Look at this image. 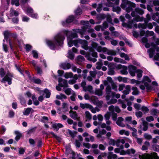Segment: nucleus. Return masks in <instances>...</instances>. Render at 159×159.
<instances>
[{
  "mask_svg": "<svg viewBox=\"0 0 159 159\" xmlns=\"http://www.w3.org/2000/svg\"><path fill=\"white\" fill-rule=\"evenodd\" d=\"M73 30L75 32L72 33L71 31L68 30H65L64 33L67 36L68 44L69 47H72L74 44V41L72 39L77 37V33H79L81 35V37L83 38L85 34V31L78 29H73Z\"/></svg>",
  "mask_w": 159,
  "mask_h": 159,
  "instance_id": "f257e3e1",
  "label": "nucleus"
},
{
  "mask_svg": "<svg viewBox=\"0 0 159 159\" xmlns=\"http://www.w3.org/2000/svg\"><path fill=\"white\" fill-rule=\"evenodd\" d=\"M151 82V80L147 76H144L141 81L136 80L134 79H132L131 83L132 84L135 83L136 85L140 84L142 83V84L140 86V88L142 90H144L146 88L148 92L151 90L152 89L151 86L149 84Z\"/></svg>",
  "mask_w": 159,
  "mask_h": 159,
  "instance_id": "f03ea898",
  "label": "nucleus"
},
{
  "mask_svg": "<svg viewBox=\"0 0 159 159\" xmlns=\"http://www.w3.org/2000/svg\"><path fill=\"white\" fill-rule=\"evenodd\" d=\"M64 36L61 33L56 35L53 41L47 40L46 43L49 47L52 49H54L57 45H61L65 39Z\"/></svg>",
  "mask_w": 159,
  "mask_h": 159,
  "instance_id": "7ed1b4c3",
  "label": "nucleus"
},
{
  "mask_svg": "<svg viewBox=\"0 0 159 159\" xmlns=\"http://www.w3.org/2000/svg\"><path fill=\"white\" fill-rule=\"evenodd\" d=\"M122 1L121 7L125 10L127 12H130L132 10L133 8H135L136 7L135 3L127 0H122Z\"/></svg>",
  "mask_w": 159,
  "mask_h": 159,
  "instance_id": "20e7f679",
  "label": "nucleus"
},
{
  "mask_svg": "<svg viewBox=\"0 0 159 159\" xmlns=\"http://www.w3.org/2000/svg\"><path fill=\"white\" fill-rule=\"evenodd\" d=\"M144 13V11L139 8H136L135 9V11H133L131 13V16L133 17H135L134 18L133 20L136 22L141 21L143 20V18L142 17L138 16V14L142 15Z\"/></svg>",
  "mask_w": 159,
  "mask_h": 159,
  "instance_id": "39448f33",
  "label": "nucleus"
},
{
  "mask_svg": "<svg viewBox=\"0 0 159 159\" xmlns=\"http://www.w3.org/2000/svg\"><path fill=\"white\" fill-rule=\"evenodd\" d=\"M79 44H81L82 45V48L85 50H87L89 49L88 42L86 40L78 39L74 41V44L75 46L78 47Z\"/></svg>",
  "mask_w": 159,
  "mask_h": 159,
  "instance_id": "423d86ee",
  "label": "nucleus"
},
{
  "mask_svg": "<svg viewBox=\"0 0 159 159\" xmlns=\"http://www.w3.org/2000/svg\"><path fill=\"white\" fill-rule=\"evenodd\" d=\"M146 23H145L144 24H139L138 25L134 23V21L132 20L129 21L126 25L127 27L129 28H131L133 27H135V28L138 27L139 28H142L143 29H145L147 28Z\"/></svg>",
  "mask_w": 159,
  "mask_h": 159,
  "instance_id": "0eeeda50",
  "label": "nucleus"
},
{
  "mask_svg": "<svg viewBox=\"0 0 159 159\" xmlns=\"http://www.w3.org/2000/svg\"><path fill=\"white\" fill-rule=\"evenodd\" d=\"M139 157L140 159H159V158L155 152L152 153L150 155L145 154L139 155Z\"/></svg>",
  "mask_w": 159,
  "mask_h": 159,
  "instance_id": "6e6552de",
  "label": "nucleus"
},
{
  "mask_svg": "<svg viewBox=\"0 0 159 159\" xmlns=\"http://www.w3.org/2000/svg\"><path fill=\"white\" fill-rule=\"evenodd\" d=\"M151 45L152 47L148 50V52L149 53V57L150 58L152 57L155 49H156L157 52H159V47H156L154 43H152Z\"/></svg>",
  "mask_w": 159,
  "mask_h": 159,
  "instance_id": "1a4fd4ad",
  "label": "nucleus"
},
{
  "mask_svg": "<svg viewBox=\"0 0 159 159\" xmlns=\"http://www.w3.org/2000/svg\"><path fill=\"white\" fill-rule=\"evenodd\" d=\"M117 68L119 69H121L120 73L121 74L125 75L128 74V72L127 70L128 68L127 67L121 65H119L117 66Z\"/></svg>",
  "mask_w": 159,
  "mask_h": 159,
  "instance_id": "9d476101",
  "label": "nucleus"
},
{
  "mask_svg": "<svg viewBox=\"0 0 159 159\" xmlns=\"http://www.w3.org/2000/svg\"><path fill=\"white\" fill-rule=\"evenodd\" d=\"M12 75L10 73H8L3 78L2 80L8 82L9 84H11V80L12 77Z\"/></svg>",
  "mask_w": 159,
  "mask_h": 159,
  "instance_id": "9b49d317",
  "label": "nucleus"
},
{
  "mask_svg": "<svg viewBox=\"0 0 159 159\" xmlns=\"http://www.w3.org/2000/svg\"><path fill=\"white\" fill-rule=\"evenodd\" d=\"M129 73L132 76H134L135 75V72L136 71V68L135 66L132 65L128 66Z\"/></svg>",
  "mask_w": 159,
  "mask_h": 159,
  "instance_id": "f8f14e48",
  "label": "nucleus"
},
{
  "mask_svg": "<svg viewBox=\"0 0 159 159\" xmlns=\"http://www.w3.org/2000/svg\"><path fill=\"white\" fill-rule=\"evenodd\" d=\"M74 16H70L66 20L65 22H62V24L63 26H65L67 25L72 22L74 19Z\"/></svg>",
  "mask_w": 159,
  "mask_h": 159,
  "instance_id": "ddd939ff",
  "label": "nucleus"
},
{
  "mask_svg": "<svg viewBox=\"0 0 159 159\" xmlns=\"http://www.w3.org/2000/svg\"><path fill=\"white\" fill-rule=\"evenodd\" d=\"M69 114L70 117L73 119L75 120H79V118L78 117L76 111L71 110L69 112Z\"/></svg>",
  "mask_w": 159,
  "mask_h": 159,
  "instance_id": "4468645a",
  "label": "nucleus"
},
{
  "mask_svg": "<svg viewBox=\"0 0 159 159\" xmlns=\"http://www.w3.org/2000/svg\"><path fill=\"white\" fill-rule=\"evenodd\" d=\"M60 66L61 68L64 70H66L70 68L71 65L69 63H63L60 64Z\"/></svg>",
  "mask_w": 159,
  "mask_h": 159,
  "instance_id": "2eb2a0df",
  "label": "nucleus"
},
{
  "mask_svg": "<svg viewBox=\"0 0 159 159\" xmlns=\"http://www.w3.org/2000/svg\"><path fill=\"white\" fill-rule=\"evenodd\" d=\"M124 121V119L122 117H119L117 120L116 123L119 126L121 127H124L125 125L122 122Z\"/></svg>",
  "mask_w": 159,
  "mask_h": 159,
  "instance_id": "dca6fc26",
  "label": "nucleus"
},
{
  "mask_svg": "<svg viewBox=\"0 0 159 159\" xmlns=\"http://www.w3.org/2000/svg\"><path fill=\"white\" fill-rule=\"evenodd\" d=\"M63 125L61 123H55L53 124L52 125V127L54 129V130L57 131L59 128H62Z\"/></svg>",
  "mask_w": 159,
  "mask_h": 159,
  "instance_id": "f3484780",
  "label": "nucleus"
},
{
  "mask_svg": "<svg viewBox=\"0 0 159 159\" xmlns=\"http://www.w3.org/2000/svg\"><path fill=\"white\" fill-rule=\"evenodd\" d=\"M80 107L82 109H89L91 108V105L87 103H80Z\"/></svg>",
  "mask_w": 159,
  "mask_h": 159,
  "instance_id": "a211bd4d",
  "label": "nucleus"
},
{
  "mask_svg": "<svg viewBox=\"0 0 159 159\" xmlns=\"http://www.w3.org/2000/svg\"><path fill=\"white\" fill-rule=\"evenodd\" d=\"M108 82L111 84L114 83L112 78L111 77H108L107 78V80H105L103 81V83L105 85H107Z\"/></svg>",
  "mask_w": 159,
  "mask_h": 159,
  "instance_id": "6ab92c4d",
  "label": "nucleus"
},
{
  "mask_svg": "<svg viewBox=\"0 0 159 159\" xmlns=\"http://www.w3.org/2000/svg\"><path fill=\"white\" fill-rule=\"evenodd\" d=\"M127 128L130 130L133 131L132 133L133 136L136 137L137 136V129L131 127L129 125H126Z\"/></svg>",
  "mask_w": 159,
  "mask_h": 159,
  "instance_id": "aec40b11",
  "label": "nucleus"
},
{
  "mask_svg": "<svg viewBox=\"0 0 159 159\" xmlns=\"http://www.w3.org/2000/svg\"><path fill=\"white\" fill-rule=\"evenodd\" d=\"M34 110L32 108H27L25 109L24 111L23 112V114L25 115L28 116L30 112H34Z\"/></svg>",
  "mask_w": 159,
  "mask_h": 159,
  "instance_id": "412c9836",
  "label": "nucleus"
},
{
  "mask_svg": "<svg viewBox=\"0 0 159 159\" xmlns=\"http://www.w3.org/2000/svg\"><path fill=\"white\" fill-rule=\"evenodd\" d=\"M56 98L57 99L61 100L62 101H63L64 99H66L67 98L66 95L62 93L56 95Z\"/></svg>",
  "mask_w": 159,
  "mask_h": 159,
  "instance_id": "4be33fe9",
  "label": "nucleus"
},
{
  "mask_svg": "<svg viewBox=\"0 0 159 159\" xmlns=\"http://www.w3.org/2000/svg\"><path fill=\"white\" fill-rule=\"evenodd\" d=\"M19 15L18 12L14 10L13 9L11 8L10 11V16L11 17H12L14 16H16Z\"/></svg>",
  "mask_w": 159,
  "mask_h": 159,
  "instance_id": "5701e85b",
  "label": "nucleus"
},
{
  "mask_svg": "<svg viewBox=\"0 0 159 159\" xmlns=\"http://www.w3.org/2000/svg\"><path fill=\"white\" fill-rule=\"evenodd\" d=\"M15 134L16 135L15 138V139L17 141H18L21 137L22 134L20 132L18 131H15Z\"/></svg>",
  "mask_w": 159,
  "mask_h": 159,
  "instance_id": "b1692460",
  "label": "nucleus"
},
{
  "mask_svg": "<svg viewBox=\"0 0 159 159\" xmlns=\"http://www.w3.org/2000/svg\"><path fill=\"white\" fill-rule=\"evenodd\" d=\"M149 4L152 6H155V7L159 6V1L157 0H153L152 2L150 1Z\"/></svg>",
  "mask_w": 159,
  "mask_h": 159,
  "instance_id": "393cba45",
  "label": "nucleus"
},
{
  "mask_svg": "<svg viewBox=\"0 0 159 159\" xmlns=\"http://www.w3.org/2000/svg\"><path fill=\"white\" fill-rule=\"evenodd\" d=\"M131 86L129 85H127L125 87V89L123 91L124 94L125 95L128 94L130 91Z\"/></svg>",
  "mask_w": 159,
  "mask_h": 159,
  "instance_id": "a878e982",
  "label": "nucleus"
},
{
  "mask_svg": "<svg viewBox=\"0 0 159 159\" xmlns=\"http://www.w3.org/2000/svg\"><path fill=\"white\" fill-rule=\"evenodd\" d=\"M43 92L46 94L45 97L46 98H48L50 97L51 95L50 92L48 89H45L43 91H41L40 92V93H41Z\"/></svg>",
  "mask_w": 159,
  "mask_h": 159,
  "instance_id": "bb28decb",
  "label": "nucleus"
},
{
  "mask_svg": "<svg viewBox=\"0 0 159 159\" xmlns=\"http://www.w3.org/2000/svg\"><path fill=\"white\" fill-rule=\"evenodd\" d=\"M143 71L140 70L138 69L136 70V72L137 74V75L138 78H140L142 76Z\"/></svg>",
  "mask_w": 159,
  "mask_h": 159,
  "instance_id": "cd10ccee",
  "label": "nucleus"
},
{
  "mask_svg": "<svg viewBox=\"0 0 159 159\" xmlns=\"http://www.w3.org/2000/svg\"><path fill=\"white\" fill-rule=\"evenodd\" d=\"M73 76V74L72 72H66L64 75V77L66 79L70 78Z\"/></svg>",
  "mask_w": 159,
  "mask_h": 159,
  "instance_id": "c85d7f7f",
  "label": "nucleus"
},
{
  "mask_svg": "<svg viewBox=\"0 0 159 159\" xmlns=\"http://www.w3.org/2000/svg\"><path fill=\"white\" fill-rule=\"evenodd\" d=\"M86 118L89 120H90L92 119V115L88 111L85 112Z\"/></svg>",
  "mask_w": 159,
  "mask_h": 159,
  "instance_id": "c756f323",
  "label": "nucleus"
},
{
  "mask_svg": "<svg viewBox=\"0 0 159 159\" xmlns=\"http://www.w3.org/2000/svg\"><path fill=\"white\" fill-rule=\"evenodd\" d=\"M59 82H61L60 84V85L62 87H66L67 86V80H62L61 82L60 80H59Z\"/></svg>",
  "mask_w": 159,
  "mask_h": 159,
  "instance_id": "7c9ffc66",
  "label": "nucleus"
},
{
  "mask_svg": "<svg viewBox=\"0 0 159 159\" xmlns=\"http://www.w3.org/2000/svg\"><path fill=\"white\" fill-rule=\"evenodd\" d=\"M112 11L114 12H116L117 14H119L121 8L119 7H113Z\"/></svg>",
  "mask_w": 159,
  "mask_h": 159,
  "instance_id": "2f4dec72",
  "label": "nucleus"
},
{
  "mask_svg": "<svg viewBox=\"0 0 159 159\" xmlns=\"http://www.w3.org/2000/svg\"><path fill=\"white\" fill-rule=\"evenodd\" d=\"M85 57L88 60L92 61L93 62H95L97 61V59L96 58H92L90 55H86Z\"/></svg>",
  "mask_w": 159,
  "mask_h": 159,
  "instance_id": "473e14b6",
  "label": "nucleus"
},
{
  "mask_svg": "<svg viewBox=\"0 0 159 159\" xmlns=\"http://www.w3.org/2000/svg\"><path fill=\"white\" fill-rule=\"evenodd\" d=\"M133 90L132 92V94L133 95H137L139 94V91L138 89L136 87H133L132 88Z\"/></svg>",
  "mask_w": 159,
  "mask_h": 159,
  "instance_id": "72a5a7b5",
  "label": "nucleus"
},
{
  "mask_svg": "<svg viewBox=\"0 0 159 159\" xmlns=\"http://www.w3.org/2000/svg\"><path fill=\"white\" fill-rule=\"evenodd\" d=\"M88 29V30H87V31L89 33H93L94 31V30L93 29H92L90 27V26H89V25H88L87 26V28H84V29H83V30H84L85 31V32H86V30H87V29Z\"/></svg>",
  "mask_w": 159,
  "mask_h": 159,
  "instance_id": "f704fd0d",
  "label": "nucleus"
},
{
  "mask_svg": "<svg viewBox=\"0 0 159 159\" xmlns=\"http://www.w3.org/2000/svg\"><path fill=\"white\" fill-rule=\"evenodd\" d=\"M120 55L121 57H124L126 60H129V57L128 55L124 53H121L120 54Z\"/></svg>",
  "mask_w": 159,
  "mask_h": 159,
  "instance_id": "c9c22d12",
  "label": "nucleus"
},
{
  "mask_svg": "<svg viewBox=\"0 0 159 159\" xmlns=\"http://www.w3.org/2000/svg\"><path fill=\"white\" fill-rule=\"evenodd\" d=\"M142 120H143V130L144 131H145L147 130L148 128L147 123L146 121H145L144 120H143V119H142Z\"/></svg>",
  "mask_w": 159,
  "mask_h": 159,
  "instance_id": "e433bc0d",
  "label": "nucleus"
},
{
  "mask_svg": "<svg viewBox=\"0 0 159 159\" xmlns=\"http://www.w3.org/2000/svg\"><path fill=\"white\" fill-rule=\"evenodd\" d=\"M107 4L109 7H112L114 6L112 2H114L115 0H107Z\"/></svg>",
  "mask_w": 159,
  "mask_h": 159,
  "instance_id": "4c0bfd02",
  "label": "nucleus"
},
{
  "mask_svg": "<svg viewBox=\"0 0 159 159\" xmlns=\"http://www.w3.org/2000/svg\"><path fill=\"white\" fill-rule=\"evenodd\" d=\"M74 54L71 52L70 50L68 52V57L70 59H73L74 58Z\"/></svg>",
  "mask_w": 159,
  "mask_h": 159,
  "instance_id": "58836bf2",
  "label": "nucleus"
},
{
  "mask_svg": "<svg viewBox=\"0 0 159 159\" xmlns=\"http://www.w3.org/2000/svg\"><path fill=\"white\" fill-rule=\"evenodd\" d=\"M102 60H101L99 62H98L96 63V68L97 69L100 70L102 68Z\"/></svg>",
  "mask_w": 159,
  "mask_h": 159,
  "instance_id": "ea45409f",
  "label": "nucleus"
},
{
  "mask_svg": "<svg viewBox=\"0 0 159 159\" xmlns=\"http://www.w3.org/2000/svg\"><path fill=\"white\" fill-rule=\"evenodd\" d=\"M63 90L65 93L67 95H70L71 92V89L68 88L66 89H63Z\"/></svg>",
  "mask_w": 159,
  "mask_h": 159,
  "instance_id": "a19ab883",
  "label": "nucleus"
},
{
  "mask_svg": "<svg viewBox=\"0 0 159 159\" xmlns=\"http://www.w3.org/2000/svg\"><path fill=\"white\" fill-rule=\"evenodd\" d=\"M67 133L69 134L72 138H74L75 135V132H72L69 129L67 131Z\"/></svg>",
  "mask_w": 159,
  "mask_h": 159,
  "instance_id": "79ce46f5",
  "label": "nucleus"
},
{
  "mask_svg": "<svg viewBox=\"0 0 159 159\" xmlns=\"http://www.w3.org/2000/svg\"><path fill=\"white\" fill-rule=\"evenodd\" d=\"M67 123L70 125L73 124L74 125H76L77 123L76 122H74L73 120L70 119H68L67 120Z\"/></svg>",
  "mask_w": 159,
  "mask_h": 159,
  "instance_id": "37998d69",
  "label": "nucleus"
},
{
  "mask_svg": "<svg viewBox=\"0 0 159 159\" xmlns=\"http://www.w3.org/2000/svg\"><path fill=\"white\" fill-rule=\"evenodd\" d=\"M92 87L91 85H88V86L86 87L84 90L85 91H88L91 92L92 91Z\"/></svg>",
  "mask_w": 159,
  "mask_h": 159,
  "instance_id": "c03bdc74",
  "label": "nucleus"
},
{
  "mask_svg": "<svg viewBox=\"0 0 159 159\" xmlns=\"http://www.w3.org/2000/svg\"><path fill=\"white\" fill-rule=\"evenodd\" d=\"M3 34L5 39H6L7 40L8 37L10 35V32L8 31H6L4 32Z\"/></svg>",
  "mask_w": 159,
  "mask_h": 159,
  "instance_id": "a18cd8bd",
  "label": "nucleus"
},
{
  "mask_svg": "<svg viewBox=\"0 0 159 159\" xmlns=\"http://www.w3.org/2000/svg\"><path fill=\"white\" fill-rule=\"evenodd\" d=\"M11 3L12 5H15L16 6H18L20 5L19 0H12Z\"/></svg>",
  "mask_w": 159,
  "mask_h": 159,
  "instance_id": "49530a36",
  "label": "nucleus"
},
{
  "mask_svg": "<svg viewBox=\"0 0 159 159\" xmlns=\"http://www.w3.org/2000/svg\"><path fill=\"white\" fill-rule=\"evenodd\" d=\"M77 60L78 62H82L85 60L84 58L82 56L79 55L77 57Z\"/></svg>",
  "mask_w": 159,
  "mask_h": 159,
  "instance_id": "de8ad7c7",
  "label": "nucleus"
},
{
  "mask_svg": "<svg viewBox=\"0 0 159 159\" xmlns=\"http://www.w3.org/2000/svg\"><path fill=\"white\" fill-rule=\"evenodd\" d=\"M151 20V17L149 14H148L146 15V18H145L144 20L145 23L148 22Z\"/></svg>",
  "mask_w": 159,
  "mask_h": 159,
  "instance_id": "09e8293b",
  "label": "nucleus"
},
{
  "mask_svg": "<svg viewBox=\"0 0 159 159\" xmlns=\"http://www.w3.org/2000/svg\"><path fill=\"white\" fill-rule=\"evenodd\" d=\"M25 11L27 13H32L33 12V10L31 7H28L25 10Z\"/></svg>",
  "mask_w": 159,
  "mask_h": 159,
  "instance_id": "8fccbe9b",
  "label": "nucleus"
},
{
  "mask_svg": "<svg viewBox=\"0 0 159 159\" xmlns=\"http://www.w3.org/2000/svg\"><path fill=\"white\" fill-rule=\"evenodd\" d=\"M107 74L109 75H113L115 74V71H114V69H109Z\"/></svg>",
  "mask_w": 159,
  "mask_h": 159,
  "instance_id": "3c124183",
  "label": "nucleus"
},
{
  "mask_svg": "<svg viewBox=\"0 0 159 159\" xmlns=\"http://www.w3.org/2000/svg\"><path fill=\"white\" fill-rule=\"evenodd\" d=\"M107 53L108 55L115 56L116 54V52L113 50H108Z\"/></svg>",
  "mask_w": 159,
  "mask_h": 159,
  "instance_id": "603ef678",
  "label": "nucleus"
},
{
  "mask_svg": "<svg viewBox=\"0 0 159 159\" xmlns=\"http://www.w3.org/2000/svg\"><path fill=\"white\" fill-rule=\"evenodd\" d=\"M96 94L98 96H101L102 94V91L101 90L98 89L95 90Z\"/></svg>",
  "mask_w": 159,
  "mask_h": 159,
  "instance_id": "864d4df0",
  "label": "nucleus"
},
{
  "mask_svg": "<svg viewBox=\"0 0 159 159\" xmlns=\"http://www.w3.org/2000/svg\"><path fill=\"white\" fill-rule=\"evenodd\" d=\"M145 34L147 36H152L154 34V33L152 31H147L145 32Z\"/></svg>",
  "mask_w": 159,
  "mask_h": 159,
  "instance_id": "5fc2aeb1",
  "label": "nucleus"
},
{
  "mask_svg": "<svg viewBox=\"0 0 159 159\" xmlns=\"http://www.w3.org/2000/svg\"><path fill=\"white\" fill-rule=\"evenodd\" d=\"M135 152V150L133 149H129L127 150V154H134Z\"/></svg>",
  "mask_w": 159,
  "mask_h": 159,
  "instance_id": "6e6d98bb",
  "label": "nucleus"
},
{
  "mask_svg": "<svg viewBox=\"0 0 159 159\" xmlns=\"http://www.w3.org/2000/svg\"><path fill=\"white\" fill-rule=\"evenodd\" d=\"M116 141L112 139H110L109 142V145H112V146H115L116 145Z\"/></svg>",
  "mask_w": 159,
  "mask_h": 159,
  "instance_id": "4d7b16f0",
  "label": "nucleus"
},
{
  "mask_svg": "<svg viewBox=\"0 0 159 159\" xmlns=\"http://www.w3.org/2000/svg\"><path fill=\"white\" fill-rule=\"evenodd\" d=\"M32 54L33 55V57L35 58H38V55L37 52L35 50H33L32 51Z\"/></svg>",
  "mask_w": 159,
  "mask_h": 159,
  "instance_id": "13d9d810",
  "label": "nucleus"
},
{
  "mask_svg": "<svg viewBox=\"0 0 159 159\" xmlns=\"http://www.w3.org/2000/svg\"><path fill=\"white\" fill-rule=\"evenodd\" d=\"M117 102V100L116 99H111L110 101L108 102L107 103L108 104L110 105L112 104H115Z\"/></svg>",
  "mask_w": 159,
  "mask_h": 159,
  "instance_id": "bf43d9fd",
  "label": "nucleus"
},
{
  "mask_svg": "<svg viewBox=\"0 0 159 159\" xmlns=\"http://www.w3.org/2000/svg\"><path fill=\"white\" fill-rule=\"evenodd\" d=\"M107 155L106 153H102L98 157V159H103L102 157H104Z\"/></svg>",
  "mask_w": 159,
  "mask_h": 159,
  "instance_id": "052dcab7",
  "label": "nucleus"
},
{
  "mask_svg": "<svg viewBox=\"0 0 159 159\" xmlns=\"http://www.w3.org/2000/svg\"><path fill=\"white\" fill-rule=\"evenodd\" d=\"M135 115L137 118H140L142 116L143 113L140 111H137L135 113Z\"/></svg>",
  "mask_w": 159,
  "mask_h": 159,
  "instance_id": "680f3d73",
  "label": "nucleus"
},
{
  "mask_svg": "<svg viewBox=\"0 0 159 159\" xmlns=\"http://www.w3.org/2000/svg\"><path fill=\"white\" fill-rule=\"evenodd\" d=\"M144 137L145 138L147 139H150L152 138L151 135L147 133L145 134L144 135Z\"/></svg>",
  "mask_w": 159,
  "mask_h": 159,
  "instance_id": "e2e57ef3",
  "label": "nucleus"
},
{
  "mask_svg": "<svg viewBox=\"0 0 159 159\" xmlns=\"http://www.w3.org/2000/svg\"><path fill=\"white\" fill-rule=\"evenodd\" d=\"M141 110L142 111L144 112V113H146V112L149 111V109L148 108L146 107L143 106L141 107Z\"/></svg>",
  "mask_w": 159,
  "mask_h": 159,
  "instance_id": "0e129e2a",
  "label": "nucleus"
},
{
  "mask_svg": "<svg viewBox=\"0 0 159 159\" xmlns=\"http://www.w3.org/2000/svg\"><path fill=\"white\" fill-rule=\"evenodd\" d=\"M76 15H78L81 14L82 13V10L80 8H78L75 11Z\"/></svg>",
  "mask_w": 159,
  "mask_h": 159,
  "instance_id": "69168bd1",
  "label": "nucleus"
},
{
  "mask_svg": "<svg viewBox=\"0 0 159 159\" xmlns=\"http://www.w3.org/2000/svg\"><path fill=\"white\" fill-rule=\"evenodd\" d=\"M132 120V117L131 116L127 117L125 118V121L128 123H131Z\"/></svg>",
  "mask_w": 159,
  "mask_h": 159,
  "instance_id": "338daca9",
  "label": "nucleus"
},
{
  "mask_svg": "<svg viewBox=\"0 0 159 159\" xmlns=\"http://www.w3.org/2000/svg\"><path fill=\"white\" fill-rule=\"evenodd\" d=\"M146 120L148 122H150L151 121H153L154 120V119L153 117L152 116H148L146 118Z\"/></svg>",
  "mask_w": 159,
  "mask_h": 159,
  "instance_id": "774afa93",
  "label": "nucleus"
}]
</instances>
